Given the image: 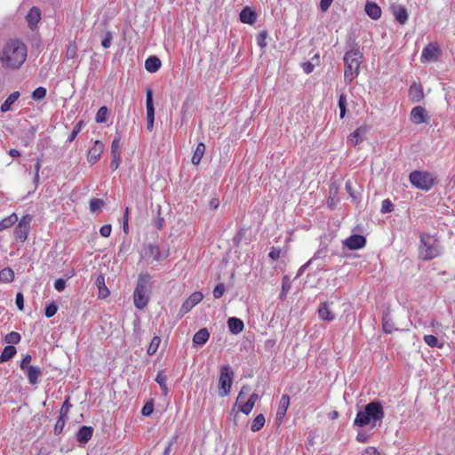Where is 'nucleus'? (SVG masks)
I'll return each mask as SVG.
<instances>
[{
    "mask_svg": "<svg viewBox=\"0 0 455 455\" xmlns=\"http://www.w3.org/2000/svg\"><path fill=\"white\" fill-rule=\"evenodd\" d=\"M112 227L110 224L103 225L100 229V234L103 237H108L111 235Z\"/></svg>",
    "mask_w": 455,
    "mask_h": 455,
    "instance_id": "nucleus-55",
    "label": "nucleus"
},
{
    "mask_svg": "<svg viewBox=\"0 0 455 455\" xmlns=\"http://www.w3.org/2000/svg\"><path fill=\"white\" fill-rule=\"evenodd\" d=\"M267 31H260L257 35V38H256L257 44L261 49H264L267 46Z\"/></svg>",
    "mask_w": 455,
    "mask_h": 455,
    "instance_id": "nucleus-50",
    "label": "nucleus"
},
{
    "mask_svg": "<svg viewBox=\"0 0 455 455\" xmlns=\"http://www.w3.org/2000/svg\"><path fill=\"white\" fill-rule=\"evenodd\" d=\"M219 205H220V201L216 197L212 198L211 201L209 202V206L212 210H216L219 207Z\"/></svg>",
    "mask_w": 455,
    "mask_h": 455,
    "instance_id": "nucleus-63",
    "label": "nucleus"
},
{
    "mask_svg": "<svg viewBox=\"0 0 455 455\" xmlns=\"http://www.w3.org/2000/svg\"><path fill=\"white\" fill-rule=\"evenodd\" d=\"M265 417L263 414H259L252 421L251 425V430L252 432H258L265 425Z\"/></svg>",
    "mask_w": 455,
    "mask_h": 455,
    "instance_id": "nucleus-36",
    "label": "nucleus"
},
{
    "mask_svg": "<svg viewBox=\"0 0 455 455\" xmlns=\"http://www.w3.org/2000/svg\"><path fill=\"white\" fill-rule=\"evenodd\" d=\"M31 220L32 218L29 215H25L20 220L14 231L16 239L24 242L28 238Z\"/></svg>",
    "mask_w": 455,
    "mask_h": 455,
    "instance_id": "nucleus-9",
    "label": "nucleus"
},
{
    "mask_svg": "<svg viewBox=\"0 0 455 455\" xmlns=\"http://www.w3.org/2000/svg\"><path fill=\"white\" fill-rule=\"evenodd\" d=\"M112 161L110 163V168L113 171H116L118 169L120 163H121V156H112Z\"/></svg>",
    "mask_w": 455,
    "mask_h": 455,
    "instance_id": "nucleus-57",
    "label": "nucleus"
},
{
    "mask_svg": "<svg viewBox=\"0 0 455 455\" xmlns=\"http://www.w3.org/2000/svg\"><path fill=\"white\" fill-rule=\"evenodd\" d=\"M291 289V283H290V281H289V278L288 276H283V283H282V292L280 294V298L282 299H284L285 297H286V293L288 292V291Z\"/></svg>",
    "mask_w": 455,
    "mask_h": 455,
    "instance_id": "nucleus-49",
    "label": "nucleus"
},
{
    "mask_svg": "<svg viewBox=\"0 0 455 455\" xmlns=\"http://www.w3.org/2000/svg\"><path fill=\"white\" fill-rule=\"evenodd\" d=\"M14 279V272L11 267H5L0 271V282L11 283Z\"/></svg>",
    "mask_w": 455,
    "mask_h": 455,
    "instance_id": "nucleus-34",
    "label": "nucleus"
},
{
    "mask_svg": "<svg viewBox=\"0 0 455 455\" xmlns=\"http://www.w3.org/2000/svg\"><path fill=\"white\" fill-rule=\"evenodd\" d=\"M363 59V52L358 49H353L345 53L343 60L345 64L344 80L346 84H350L358 76Z\"/></svg>",
    "mask_w": 455,
    "mask_h": 455,
    "instance_id": "nucleus-3",
    "label": "nucleus"
},
{
    "mask_svg": "<svg viewBox=\"0 0 455 455\" xmlns=\"http://www.w3.org/2000/svg\"><path fill=\"white\" fill-rule=\"evenodd\" d=\"M143 256L152 258L154 260H162L164 256L162 255L158 246L149 243L143 249Z\"/></svg>",
    "mask_w": 455,
    "mask_h": 455,
    "instance_id": "nucleus-17",
    "label": "nucleus"
},
{
    "mask_svg": "<svg viewBox=\"0 0 455 455\" xmlns=\"http://www.w3.org/2000/svg\"><path fill=\"white\" fill-rule=\"evenodd\" d=\"M146 108H147V128L151 131L154 126L155 121V108L153 104V93L150 89L147 91L146 98Z\"/></svg>",
    "mask_w": 455,
    "mask_h": 455,
    "instance_id": "nucleus-11",
    "label": "nucleus"
},
{
    "mask_svg": "<svg viewBox=\"0 0 455 455\" xmlns=\"http://www.w3.org/2000/svg\"><path fill=\"white\" fill-rule=\"evenodd\" d=\"M205 151V145L203 142L197 144L193 156H192V164L197 165L200 164L202 157L204 156Z\"/></svg>",
    "mask_w": 455,
    "mask_h": 455,
    "instance_id": "nucleus-31",
    "label": "nucleus"
},
{
    "mask_svg": "<svg viewBox=\"0 0 455 455\" xmlns=\"http://www.w3.org/2000/svg\"><path fill=\"white\" fill-rule=\"evenodd\" d=\"M411 120L420 124L426 122V109L420 106L415 107L411 111Z\"/></svg>",
    "mask_w": 455,
    "mask_h": 455,
    "instance_id": "nucleus-18",
    "label": "nucleus"
},
{
    "mask_svg": "<svg viewBox=\"0 0 455 455\" xmlns=\"http://www.w3.org/2000/svg\"><path fill=\"white\" fill-rule=\"evenodd\" d=\"M339 116L340 118H344L347 112V99L344 94H341L339 98Z\"/></svg>",
    "mask_w": 455,
    "mask_h": 455,
    "instance_id": "nucleus-44",
    "label": "nucleus"
},
{
    "mask_svg": "<svg viewBox=\"0 0 455 455\" xmlns=\"http://www.w3.org/2000/svg\"><path fill=\"white\" fill-rule=\"evenodd\" d=\"M23 296L21 293H18L16 295V299H15V302H16V305L17 307H19V309H23Z\"/></svg>",
    "mask_w": 455,
    "mask_h": 455,
    "instance_id": "nucleus-62",
    "label": "nucleus"
},
{
    "mask_svg": "<svg viewBox=\"0 0 455 455\" xmlns=\"http://www.w3.org/2000/svg\"><path fill=\"white\" fill-rule=\"evenodd\" d=\"M364 10L367 15L372 20H377L381 17L382 12L380 7L373 2H367Z\"/></svg>",
    "mask_w": 455,
    "mask_h": 455,
    "instance_id": "nucleus-21",
    "label": "nucleus"
},
{
    "mask_svg": "<svg viewBox=\"0 0 455 455\" xmlns=\"http://www.w3.org/2000/svg\"><path fill=\"white\" fill-rule=\"evenodd\" d=\"M228 326L232 334H238L242 332L244 328L243 322L237 317H230L228 320Z\"/></svg>",
    "mask_w": 455,
    "mask_h": 455,
    "instance_id": "nucleus-23",
    "label": "nucleus"
},
{
    "mask_svg": "<svg viewBox=\"0 0 455 455\" xmlns=\"http://www.w3.org/2000/svg\"><path fill=\"white\" fill-rule=\"evenodd\" d=\"M156 381L159 384L163 392L166 395L168 393V387L166 385V376L163 371H159L156 377Z\"/></svg>",
    "mask_w": 455,
    "mask_h": 455,
    "instance_id": "nucleus-41",
    "label": "nucleus"
},
{
    "mask_svg": "<svg viewBox=\"0 0 455 455\" xmlns=\"http://www.w3.org/2000/svg\"><path fill=\"white\" fill-rule=\"evenodd\" d=\"M332 1L333 0H321V2H320L321 10L323 12H326L330 8Z\"/></svg>",
    "mask_w": 455,
    "mask_h": 455,
    "instance_id": "nucleus-60",
    "label": "nucleus"
},
{
    "mask_svg": "<svg viewBox=\"0 0 455 455\" xmlns=\"http://www.w3.org/2000/svg\"><path fill=\"white\" fill-rule=\"evenodd\" d=\"M93 428L92 427L83 426L76 434V440L79 443H86L92 436Z\"/></svg>",
    "mask_w": 455,
    "mask_h": 455,
    "instance_id": "nucleus-22",
    "label": "nucleus"
},
{
    "mask_svg": "<svg viewBox=\"0 0 455 455\" xmlns=\"http://www.w3.org/2000/svg\"><path fill=\"white\" fill-rule=\"evenodd\" d=\"M23 371L27 374L31 385H36L38 382V378L42 373L41 369L37 366H30Z\"/></svg>",
    "mask_w": 455,
    "mask_h": 455,
    "instance_id": "nucleus-25",
    "label": "nucleus"
},
{
    "mask_svg": "<svg viewBox=\"0 0 455 455\" xmlns=\"http://www.w3.org/2000/svg\"><path fill=\"white\" fill-rule=\"evenodd\" d=\"M409 95L412 101L419 102L424 98L422 88L419 84L413 83L409 90Z\"/></svg>",
    "mask_w": 455,
    "mask_h": 455,
    "instance_id": "nucleus-26",
    "label": "nucleus"
},
{
    "mask_svg": "<svg viewBox=\"0 0 455 455\" xmlns=\"http://www.w3.org/2000/svg\"><path fill=\"white\" fill-rule=\"evenodd\" d=\"M111 41H112V34H111V32H107L104 39L101 42V45L106 49L109 48L111 45Z\"/></svg>",
    "mask_w": 455,
    "mask_h": 455,
    "instance_id": "nucleus-58",
    "label": "nucleus"
},
{
    "mask_svg": "<svg viewBox=\"0 0 455 455\" xmlns=\"http://www.w3.org/2000/svg\"><path fill=\"white\" fill-rule=\"evenodd\" d=\"M290 405V396L288 395H283L280 401L279 406L276 412V417L283 419L287 412Z\"/></svg>",
    "mask_w": 455,
    "mask_h": 455,
    "instance_id": "nucleus-24",
    "label": "nucleus"
},
{
    "mask_svg": "<svg viewBox=\"0 0 455 455\" xmlns=\"http://www.w3.org/2000/svg\"><path fill=\"white\" fill-rule=\"evenodd\" d=\"M240 20L243 23L252 25L256 22V13L250 8L244 7L240 12Z\"/></svg>",
    "mask_w": 455,
    "mask_h": 455,
    "instance_id": "nucleus-19",
    "label": "nucleus"
},
{
    "mask_svg": "<svg viewBox=\"0 0 455 455\" xmlns=\"http://www.w3.org/2000/svg\"><path fill=\"white\" fill-rule=\"evenodd\" d=\"M20 92L18 91L11 93L4 102L1 105V111L5 113L11 109V106L19 99Z\"/></svg>",
    "mask_w": 455,
    "mask_h": 455,
    "instance_id": "nucleus-30",
    "label": "nucleus"
},
{
    "mask_svg": "<svg viewBox=\"0 0 455 455\" xmlns=\"http://www.w3.org/2000/svg\"><path fill=\"white\" fill-rule=\"evenodd\" d=\"M26 20L30 28H34L41 20V12L37 7H32L26 16Z\"/></svg>",
    "mask_w": 455,
    "mask_h": 455,
    "instance_id": "nucleus-20",
    "label": "nucleus"
},
{
    "mask_svg": "<svg viewBox=\"0 0 455 455\" xmlns=\"http://www.w3.org/2000/svg\"><path fill=\"white\" fill-rule=\"evenodd\" d=\"M112 156H121V137L116 135L111 144Z\"/></svg>",
    "mask_w": 455,
    "mask_h": 455,
    "instance_id": "nucleus-39",
    "label": "nucleus"
},
{
    "mask_svg": "<svg viewBox=\"0 0 455 455\" xmlns=\"http://www.w3.org/2000/svg\"><path fill=\"white\" fill-rule=\"evenodd\" d=\"M410 181L415 188L428 191L435 184L432 175L426 172L414 171L409 176Z\"/></svg>",
    "mask_w": 455,
    "mask_h": 455,
    "instance_id": "nucleus-6",
    "label": "nucleus"
},
{
    "mask_svg": "<svg viewBox=\"0 0 455 455\" xmlns=\"http://www.w3.org/2000/svg\"><path fill=\"white\" fill-rule=\"evenodd\" d=\"M160 343H161V339L159 336L153 337V339H151V342L148 347V350H147L148 355H153L154 354H156L160 346Z\"/></svg>",
    "mask_w": 455,
    "mask_h": 455,
    "instance_id": "nucleus-38",
    "label": "nucleus"
},
{
    "mask_svg": "<svg viewBox=\"0 0 455 455\" xmlns=\"http://www.w3.org/2000/svg\"><path fill=\"white\" fill-rule=\"evenodd\" d=\"M70 407L71 404L69 403L68 399H67L62 404V407L60 409V414L63 413L66 416Z\"/></svg>",
    "mask_w": 455,
    "mask_h": 455,
    "instance_id": "nucleus-61",
    "label": "nucleus"
},
{
    "mask_svg": "<svg viewBox=\"0 0 455 455\" xmlns=\"http://www.w3.org/2000/svg\"><path fill=\"white\" fill-rule=\"evenodd\" d=\"M46 96V89L44 87H37L33 92H32V99L34 100H41Z\"/></svg>",
    "mask_w": 455,
    "mask_h": 455,
    "instance_id": "nucleus-45",
    "label": "nucleus"
},
{
    "mask_svg": "<svg viewBox=\"0 0 455 455\" xmlns=\"http://www.w3.org/2000/svg\"><path fill=\"white\" fill-rule=\"evenodd\" d=\"M368 132L369 126L362 125L348 136L347 141L351 145L355 146L360 142L363 141Z\"/></svg>",
    "mask_w": 455,
    "mask_h": 455,
    "instance_id": "nucleus-13",
    "label": "nucleus"
},
{
    "mask_svg": "<svg viewBox=\"0 0 455 455\" xmlns=\"http://www.w3.org/2000/svg\"><path fill=\"white\" fill-rule=\"evenodd\" d=\"M365 238L361 235H353L344 241V245L350 250H359L365 245Z\"/></svg>",
    "mask_w": 455,
    "mask_h": 455,
    "instance_id": "nucleus-14",
    "label": "nucleus"
},
{
    "mask_svg": "<svg viewBox=\"0 0 455 455\" xmlns=\"http://www.w3.org/2000/svg\"><path fill=\"white\" fill-rule=\"evenodd\" d=\"M251 388L248 386H243L236 398L235 403L239 406L240 411L243 413L248 415L253 409L254 404L252 403V401H244L246 395L250 393Z\"/></svg>",
    "mask_w": 455,
    "mask_h": 455,
    "instance_id": "nucleus-8",
    "label": "nucleus"
},
{
    "mask_svg": "<svg viewBox=\"0 0 455 455\" xmlns=\"http://www.w3.org/2000/svg\"><path fill=\"white\" fill-rule=\"evenodd\" d=\"M96 285L99 288V298L105 299L108 296L109 291L105 285V279L102 275H100L96 279Z\"/></svg>",
    "mask_w": 455,
    "mask_h": 455,
    "instance_id": "nucleus-32",
    "label": "nucleus"
},
{
    "mask_svg": "<svg viewBox=\"0 0 455 455\" xmlns=\"http://www.w3.org/2000/svg\"><path fill=\"white\" fill-rule=\"evenodd\" d=\"M151 275L141 274L139 275L137 285L133 292L134 305L139 309H143L148 303Z\"/></svg>",
    "mask_w": 455,
    "mask_h": 455,
    "instance_id": "nucleus-5",
    "label": "nucleus"
},
{
    "mask_svg": "<svg viewBox=\"0 0 455 455\" xmlns=\"http://www.w3.org/2000/svg\"><path fill=\"white\" fill-rule=\"evenodd\" d=\"M84 121H79L73 128L71 133L69 134L67 141L68 142H72L77 136V134L81 132V130L83 129V127L84 126Z\"/></svg>",
    "mask_w": 455,
    "mask_h": 455,
    "instance_id": "nucleus-40",
    "label": "nucleus"
},
{
    "mask_svg": "<svg viewBox=\"0 0 455 455\" xmlns=\"http://www.w3.org/2000/svg\"><path fill=\"white\" fill-rule=\"evenodd\" d=\"M393 14L395 20L401 24H404L408 20V12L403 6H395L393 8Z\"/></svg>",
    "mask_w": 455,
    "mask_h": 455,
    "instance_id": "nucleus-28",
    "label": "nucleus"
},
{
    "mask_svg": "<svg viewBox=\"0 0 455 455\" xmlns=\"http://www.w3.org/2000/svg\"><path fill=\"white\" fill-rule=\"evenodd\" d=\"M161 67V60L156 56H150L145 61V68L149 73L156 72Z\"/></svg>",
    "mask_w": 455,
    "mask_h": 455,
    "instance_id": "nucleus-27",
    "label": "nucleus"
},
{
    "mask_svg": "<svg viewBox=\"0 0 455 455\" xmlns=\"http://www.w3.org/2000/svg\"><path fill=\"white\" fill-rule=\"evenodd\" d=\"M31 360H32V357L31 355H26L22 361L20 362V367L22 371H25L26 369H28V367H30V363H31Z\"/></svg>",
    "mask_w": 455,
    "mask_h": 455,
    "instance_id": "nucleus-54",
    "label": "nucleus"
},
{
    "mask_svg": "<svg viewBox=\"0 0 455 455\" xmlns=\"http://www.w3.org/2000/svg\"><path fill=\"white\" fill-rule=\"evenodd\" d=\"M425 343L431 347L443 348V343L439 342L437 338L434 335L428 334L423 337Z\"/></svg>",
    "mask_w": 455,
    "mask_h": 455,
    "instance_id": "nucleus-37",
    "label": "nucleus"
},
{
    "mask_svg": "<svg viewBox=\"0 0 455 455\" xmlns=\"http://www.w3.org/2000/svg\"><path fill=\"white\" fill-rule=\"evenodd\" d=\"M104 150V144L100 140H95L93 146L88 150L87 161L94 164L99 161Z\"/></svg>",
    "mask_w": 455,
    "mask_h": 455,
    "instance_id": "nucleus-12",
    "label": "nucleus"
},
{
    "mask_svg": "<svg viewBox=\"0 0 455 455\" xmlns=\"http://www.w3.org/2000/svg\"><path fill=\"white\" fill-rule=\"evenodd\" d=\"M104 205V202L99 198H93L90 201V210L92 212H96L100 210Z\"/></svg>",
    "mask_w": 455,
    "mask_h": 455,
    "instance_id": "nucleus-47",
    "label": "nucleus"
},
{
    "mask_svg": "<svg viewBox=\"0 0 455 455\" xmlns=\"http://www.w3.org/2000/svg\"><path fill=\"white\" fill-rule=\"evenodd\" d=\"M318 316L323 321L331 322L335 319V314L331 310L327 302H322L318 307Z\"/></svg>",
    "mask_w": 455,
    "mask_h": 455,
    "instance_id": "nucleus-16",
    "label": "nucleus"
},
{
    "mask_svg": "<svg viewBox=\"0 0 455 455\" xmlns=\"http://www.w3.org/2000/svg\"><path fill=\"white\" fill-rule=\"evenodd\" d=\"M234 371L229 365L220 367V375L219 379V395L221 397L227 396L230 393L233 383Z\"/></svg>",
    "mask_w": 455,
    "mask_h": 455,
    "instance_id": "nucleus-7",
    "label": "nucleus"
},
{
    "mask_svg": "<svg viewBox=\"0 0 455 455\" xmlns=\"http://www.w3.org/2000/svg\"><path fill=\"white\" fill-rule=\"evenodd\" d=\"M15 354L16 348L13 346H6L0 355V362L8 361L9 359L12 358Z\"/></svg>",
    "mask_w": 455,
    "mask_h": 455,
    "instance_id": "nucleus-35",
    "label": "nucleus"
},
{
    "mask_svg": "<svg viewBox=\"0 0 455 455\" xmlns=\"http://www.w3.org/2000/svg\"><path fill=\"white\" fill-rule=\"evenodd\" d=\"M65 415L61 413V415H60V418L56 421L54 426V433L56 435H59L63 431V428L65 427Z\"/></svg>",
    "mask_w": 455,
    "mask_h": 455,
    "instance_id": "nucleus-46",
    "label": "nucleus"
},
{
    "mask_svg": "<svg viewBox=\"0 0 455 455\" xmlns=\"http://www.w3.org/2000/svg\"><path fill=\"white\" fill-rule=\"evenodd\" d=\"M54 288L60 292L64 291V289L66 288V281L61 278L57 279L54 282Z\"/></svg>",
    "mask_w": 455,
    "mask_h": 455,
    "instance_id": "nucleus-59",
    "label": "nucleus"
},
{
    "mask_svg": "<svg viewBox=\"0 0 455 455\" xmlns=\"http://www.w3.org/2000/svg\"><path fill=\"white\" fill-rule=\"evenodd\" d=\"M26 58L27 47L19 40L9 41L0 54V61L4 68H20Z\"/></svg>",
    "mask_w": 455,
    "mask_h": 455,
    "instance_id": "nucleus-1",
    "label": "nucleus"
},
{
    "mask_svg": "<svg viewBox=\"0 0 455 455\" xmlns=\"http://www.w3.org/2000/svg\"><path fill=\"white\" fill-rule=\"evenodd\" d=\"M57 310L58 307L55 303H51L45 307L44 315L48 318L52 317L57 313Z\"/></svg>",
    "mask_w": 455,
    "mask_h": 455,
    "instance_id": "nucleus-51",
    "label": "nucleus"
},
{
    "mask_svg": "<svg viewBox=\"0 0 455 455\" xmlns=\"http://www.w3.org/2000/svg\"><path fill=\"white\" fill-rule=\"evenodd\" d=\"M441 245L435 235L423 234L420 235L419 246V258L424 260H430L441 254Z\"/></svg>",
    "mask_w": 455,
    "mask_h": 455,
    "instance_id": "nucleus-4",
    "label": "nucleus"
},
{
    "mask_svg": "<svg viewBox=\"0 0 455 455\" xmlns=\"http://www.w3.org/2000/svg\"><path fill=\"white\" fill-rule=\"evenodd\" d=\"M108 114V109L107 107H101L98 110L96 114L95 120L97 123H105L107 121V116Z\"/></svg>",
    "mask_w": 455,
    "mask_h": 455,
    "instance_id": "nucleus-43",
    "label": "nucleus"
},
{
    "mask_svg": "<svg viewBox=\"0 0 455 455\" xmlns=\"http://www.w3.org/2000/svg\"><path fill=\"white\" fill-rule=\"evenodd\" d=\"M225 292V286L223 283H219L213 289L212 294L215 299H220Z\"/></svg>",
    "mask_w": 455,
    "mask_h": 455,
    "instance_id": "nucleus-53",
    "label": "nucleus"
},
{
    "mask_svg": "<svg viewBox=\"0 0 455 455\" xmlns=\"http://www.w3.org/2000/svg\"><path fill=\"white\" fill-rule=\"evenodd\" d=\"M77 55V46L75 42L69 43L67 47L66 57L67 59L73 60Z\"/></svg>",
    "mask_w": 455,
    "mask_h": 455,
    "instance_id": "nucleus-42",
    "label": "nucleus"
},
{
    "mask_svg": "<svg viewBox=\"0 0 455 455\" xmlns=\"http://www.w3.org/2000/svg\"><path fill=\"white\" fill-rule=\"evenodd\" d=\"M210 333L206 328H202L193 337V342L196 345H204L209 339Z\"/></svg>",
    "mask_w": 455,
    "mask_h": 455,
    "instance_id": "nucleus-29",
    "label": "nucleus"
},
{
    "mask_svg": "<svg viewBox=\"0 0 455 455\" xmlns=\"http://www.w3.org/2000/svg\"><path fill=\"white\" fill-rule=\"evenodd\" d=\"M154 411V405L152 403H147L142 410H141V414L143 416H149Z\"/></svg>",
    "mask_w": 455,
    "mask_h": 455,
    "instance_id": "nucleus-56",
    "label": "nucleus"
},
{
    "mask_svg": "<svg viewBox=\"0 0 455 455\" xmlns=\"http://www.w3.org/2000/svg\"><path fill=\"white\" fill-rule=\"evenodd\" d=\"M365 454L366 455H379V451L374 447H368L365 450Z\"/></svg>",
    "mask_w": 455,
    "mask_h": 455,
    "instance_id": "nucleus-64",
    "label": "nucleus"
},
{
    "mask_svg": "<svg viewBox=\"0 0 455 455\" xmlns=\"http://www.w3.org/2000/svg\"><path fill=\"white\" fill-rule=\"evenodd\" d=\"M394 210V205L389 199H385L382 201L381 204V212L387 213L391 212Z\"/></svg>",
    "mask_w": 455,
    "mask_h": 455,
    "instance_id": "nucleus-52",
    "label": "nucleus"
},
{
    "mask_svg": "<svg viewBox=\"0 0 455 455\" xmlns=\"http://www.w3.org/2000/svg\"><path fill=\"white\" fill-rule=\"evenodd\" d=\"M439 52V48L435 44H429L422 51L421 60L435 61L437 59Z\"/></svg>",
    "mask_w": 455,
    "mask_h": 455,
    "instance_id": "nucleus-15",
    "label": "nucleus"
},
{
    "mask_svg": "<svg viewBox=\"0 0 455 455\" xmlns=\"http://www.w3.org/2000/svg\"><path fill=\"white\" fill-rule=\"evenodd\" d=\"M204 299V295L201 291L193 292L181 305L180 309V317L188 313L195 306L199 304Z\"/></svg>",
    "mask_w": 455,
    "mask_h": 455,
    "instance_id": "nucleus-10",
    "label": "nucleus"
},
{
    "mask_svg": "<svg viewBox=\"0 0 455 455\" xmlns=\"http://www.w3.org/2000/svg\"><path fill=\"white\" fill-rule=\"evenodd\" d=\"M17 220H18V217L15 213H12L11 215L3 219L0 221V231H3L4 229L12 227L13 224H15L17 222Z\"/></svg>",
    "mask_w": 455,
    "mask_h": 455,
    "instance_id": "nucleus-33",
    "label": "nucleus"
},
{
    "mask_svg": "<svg viewBox=\"0 0 455 455\" xmlns=\"http://www.w3.org/2000/svg\"><path fill=\"white\" fill-rule=\"evenodd\" d=\"M384 418L382 405L378 402H371L365 405L363 410L359 411L354 420V424L358 427H364L370 423L375 424Z\"/></svg>",
    "mask_w": 455,
    "mask_h": 455,
    "instance_id": "nucleus-2",
    "label": "nucleus"
},
{
    "mask_svg": "<svg viewBox=\"0 0 455 455\" xmlns=\"http://www.w3.org/2000/svg\"><path fill=\"white\" fill-rule=\"evenodd\" d=\"M4 340L9 344H17L20 340V335L18 332L12 331L5 336Z\"/></svg>",
    "mask_w": 455,
    "mask_h": 455,
    "instance_id": "nucleus-48",
    "label": "nucleus"
}]
</instances>
